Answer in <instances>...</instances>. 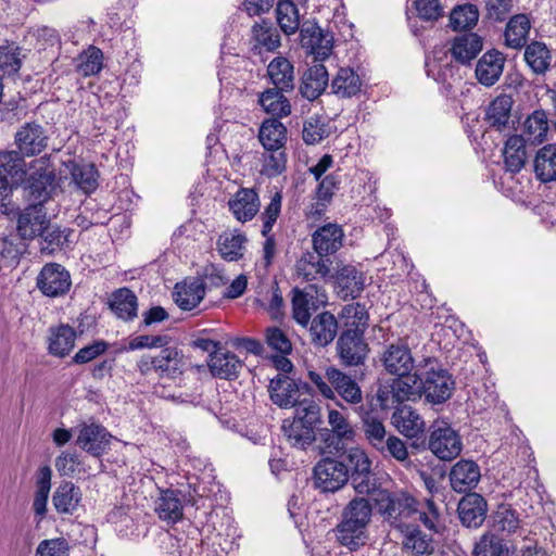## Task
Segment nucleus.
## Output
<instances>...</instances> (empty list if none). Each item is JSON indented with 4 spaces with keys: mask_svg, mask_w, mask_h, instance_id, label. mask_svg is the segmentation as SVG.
Segmentation results:
<instances>
[{
    "mask_svg": "<svg viewBox=\"0 0 556 556\" xmlns=\"http://www.w3.org/2000/svg\"><path fill=\"white\" fill-rule=\"evenodd\" d=\"M535 177L541 182L556 180V144L548 143L540 148L533 160Z\"/></svg>",
    "mask_w": 556,
    "mask_h": 556,
    "instance_id": "43",
    "label": "nucleus"
},
{
    "mask_svg": "<svg viewBox=\"0 0 556 556\" xmlns=\"http://www.w3.org/2000/svg\"><path fill=\"white\" fill-rule=\"evenodd\" d=\"M483 39L475 33L456 36L452 41L450 52L452 58L462 65H470L482 51Z\"/></svg>",
    "mask_w": 556,
    "mask_h": 556,
    "instance_id": "31",
    "label": "nucleus"
},
{
    "mask_svg": "<svg viewBox=\"0 0 556 556\" xmlns=\"http://www.w3.org/2000/svg\"><path fill=\"white\" fill-rule=\"evenodd\" d=\"M343 238V229L338 224L328 223L313 232V249L319 255L328 257L341 249Z\"/></svg>",
    "mask_w": 556,
    "mask_h": 556,
    "instance_id": "26",
    "label": "nucleus"
},
{
    "mask_svg": "<svg viewBox=\"0 0 556 556\" xmlns=\"http://www.w3.org/2000/svg\"><path fill=\"white\" fill-rule=\"evenodd\" d=\"M83 498L79 486L72 481L61 482L52 495V504L54 509L61 515H73Z\"/></svg>",
    "mask_w": 556,
    "mask_h": 556,
    "instance_id": "37",
    "label": "nucleus"
},
{
    "mask_svg": "<svg viewBox=\"0 0 556 556\" xmlns=\"http://www.w3.org/2000/svg\"><path fill=\"white\" fill-rule=\"evenodd\" d=\"M361 429L368 444L376 451L390 433L387 432L383 421L371 412L359 407Z\"/></svg>",
    "mask_w": 556,
    "mask_h": 556,
    "instance_id": "45",
    "label": "nucleus"
},
{
    "mask_svg": "<svg viewBox=\"0 0 556 556\" xmlns=\"http://www.w3.org/2000/svg\"><path fill=\"white\" fill-rule=\"evenodd\" d=\"M336 351L342 365L356 367L365 363L369 346L361 333L341 331L337 340Z\"/></svg>",
    "mask_w": 556,
    "mask_h": 556,
    "instance_id": "11",
    "label": "nucleus"
},
{
    "mask_svg": "<svg viewBox=\"0 0 556 556\" xmlns=\"http://www.w3.org/2000/svg\"><path fill=\"white\" fill-rule=\"evenodd\" d=\"M379 514L394 528L402 529L409 525V518L415 511L417 501L403 491L379 489L372 494Z\"/></svg>",
    "mask_w": 556,
    "mask_h": 556,
    "instance_id": "2",
    "label": "nucleus"
},
{
    "mask_svg": "<svg viewBox=\"0 0 556 556\" xmlns=\"http://www.w3.org/2000/svg\"><path fill=\"white\" fill-rule=\"evenodd\" d=\"M530 21L523 14L513 16L506 25L505 43L513 49L522 48L528 40Z\"/></svg>",
    "mask_w": 556,
    "mask_h": 556,
    "instance_id": "50",
    "label": "nucleus"
},
{
    "mask_svg": "<svg viewBox=\"0 0 556 556\" xmlns=\"http://www.w3.org/2000/svg\"><path fill=\"white\" fill-rule=\"evenodd\" d=\"M514 101L511 97L502 94L496 97L488 106L484 121L491 129L503 132L514 128L510 112Z\"/></svg>",
    "mask_w": 556,
    "mask_h": 556,
    "instance_id": "30",
    "label": "nucleus"
},
{
    "mask_svg": "<svg viewBox=\"0 0 556 556\" xmlns=\"http://www.w3.org/2000/svg\"><path fill=\"white\" fill-rule=\"evenodd\" d=\"M109 305L115 316L124 321H131L138 315V298L128 288L115 290L110 296Z\"/></svg>",
    "mask_w": 556,
    "mask_h": 556,
    "instance_id": "39",
    "label": "nucleus"
},
{
    "mask_svg": "<svg viewBox=\"0 0 556 556\" xmlns=\"http://www.w3.org/2000/svg\"><path fill=\"white\" fill-rule=\"evenodd\" d=\"M367 528L342 518L334 529L336 538L341 545L350 551H356L367 542Z\"/></svg>",
    "mask_w": 556,
    "mask_h": 556,
    "instance_id": "44",
    "label": "nucleus"
},
{
    "mask_svg": "<svg viewBox=\"0 0 556 556\" xmlns=\"http://www.w3.org/2000/svg\"><path fill=\"white\" fill-rule=\"evenodd\" d=\"M339 319L342 323V331L365 334L368 327L369 315L364 304L351 303L342 307L339 313Z\"/></svg>",
    "mask_w": 556,
    "mask_h": 556,
    "instance_id": "42",
    "label": "nucleus"
},
{
    "mask_svg": "<svg viewBox=\"0 0 556 556\" xmlns=\"http://www.w3.org/2000/svg\"><path fill=\"white\" fill-rule=\"evenodd\" d=\"M328 80V72L325 65H313L302 76L300 93L303 98L314 101L325 91Z\"/></svg>",
    "mask_w": 556,
    "mask_h": 556,
    "instance_id": "36",
    "label": "nucleus"
},
{
    "mask_svg": "<svg viewBox=\"0 0 556 556\" xmlns=\"http://www.w3.org/2000/svg\"><path fill=\"white\" fill-rule=\"evenodd\" d=\"M372 516L370 502L365 497H354L349 502L342 513V518L368 527Z\"/></svg>",
    "mask_w": 556,
    "mask_h": 556,
    "instance_id": "60",
    "label": "nucleus"
},
{
    "mask_svg": "<svg viewBox=\"0 0 556 556\" xmlns=\"http://www.w3.org/2000/svg\"><path fill=\"white\" fill-rule=\"evenodd\" d=\"M77 333L65 324L49 328L48 352L50 355L63 358L75 348Z\"/></svg>",
    "mask_w": 556,
    "mask_h": 556,
    "instance_id": "35",
    "label": "nucleus"
},
{
    "mask_svg": "<svg viewBox=\"0 0 556 556\" xmlns=\"http://www.w3.org/2000/svg\"><path fill=\"white\" fill-rule=\"evenodd\" d=\"M334 279L338 295L344 301L358 298L365 287V277L354 265H338Z\"/></svg>",
    "mask_w": 556,
    "mask_h": 556,
    "instance_id": "22",
    "label": "nucleus"
},
{
    "mask_svg": "<svg viewBox=\"0 0 556 556\" xmlns=\"http://www.w3.org/2000/svg\"><path fill=\"white\" fill-rule=\"evenodd\" d=\"M55 169L50 157L45 155L30 163V173L25 180L26 198L43 205L55 190Z\"/></svg>",
    "mask_w": 556,
    "mask_h": 556,
    "instance_id": "4",
    "label": "nucleus"
},
{
    "mask_svg": "<svg viewBox=\"0 0 556 556\" xmlns=\"http://www.w3.org/2000/svg\"><path fill=\"white\" fill-rule=\"evenodd\" d=\"M261 173L267 177H277L286 169L287 156L285 148L264 150Z\"/></svg>",
    "mask_w": 556,
    "mask_h": 556,
    "instance_id": "64",
    "label": "nucleus"
},
{
    "mask_svg": "<svg viewBox=\"0 0 556 556\" xmlns=\"http://www.w3.org/2000/svg\"><path fill=\"white\" fill-rule=\"evenodd\" d=\"M267 76L274 88L292 91L295 86L294 66L282 55L274 58L267 65Z\"/></svg>",
    "mask_w": 556,
    "mask_h": 556,
    "instance_id": "38",
    "label": "nucleus"
},
{
    "mask_svg": "<svg viewBox=\"0 0 556 556\" xmlns=\"http://www.w3.org/2000/svg\"><path fill=\"white\" fill-rule=\"evenodd\" d=\"M198 528L191 527L188 533H167L162 541L163 548L168 556H200L202 554V539Z\"/></svg>",
    "mask_w": 556,
    "mask_h": 556,
    "instance_id": "13",
    "label": "nucleus"
},
{
    "mask_svg": "<svg viewBox=\"0 0 556 556\" xmlns=\"http://www.w3.org/2000/svg\"><path fill=\"white\" fill-rule=\"evenodd\" d=\"M505 61L504 54L498 50L491 49L483 53L475 68L477 80L484 87L495 85L503 74Z\"/></svg>",
    "mask_w": 556,
    "mask_h": 556,
    "instance_id": "21",
    "label": "nucleus"
},
{
    "mask_svg": "<svg viewBox=\"0 0 556 556\" xmlns=\"http://www.w3.org/2000/svg\"><path fill=\"white\" fill-rule=\"evenodd\" d=\"M326 379L331 384L334 394L337 393L343 401L351 405L362 403V389L351 376L331 366L326 369Z\"/></svg>",
    "mask_w": 556,
    "mask_h": 556,
    "instance_id": "23",
    "label": "nucleus"
},
{
    "mask_svg": "<svg viewBox=\"0 0 556 556\" xmlns=\"http://www.w3.org/2000/svg\"><path fill=\"white\" fill-rule=\"evenodd\" d=\"M182 503L176 490H163L155 503V511L162 520L176 522L182 517Z\"/></svg>",
    "mask_w": 556,
    "mask_h": 556,
    "instance_id": "48",
    "label": "nucleus"
},
{
    "mask_svg": "<svg viewBox=\"0 0 556 556\" xmlns=\"http://www.w3.org/2000/svg\"><path fill=\"white\" fill-rule=\"evenodd\" d=\"M479 21V10L475 4L456 5L450 13L448 26L455 30H466L475 27Z\"/></svg>",
    "mask_w": 556,
    "mask_h": 556,
    "instance_id": "53",
    "label": "nucleus"
},
{
    "mask_svg": "<svg viewBox=\"0 0 556 556\" xmlns=\"http://www.w3.org/2000/svg\"><path fill=\"white\" fill-rule=\"evenodd\" d=\"M285 92L288 91L273 87L261 92L258 97L262 109L278 121L291 113V103Z\"/></svg>",
    "mask_w": 556,
    "mask_h": 556,
    "instance_id": "41",
    "label": "nucleus"
},
{
    "mask_svg": "<svg viewBox=\"0 0 556 556\" xmlns=\"http://www.w3.org/2000/svg\"><path fill=\"white\" fill-rule=\"evenodd\" d=\"M72 232L70 228H61L58 225H52L49 220V226L38 236L41 239V252L52 254L56 250L63 249Z\"/></svg>",
    "mask_w": 556,
    "mask_h": 556,
    "instance_id": "54",
    "label": "nucleus"
},
{
    "mask_svg": "<svg viewBox=\"0 0 556 556\" xmlns=\"http://www.w3.org/2000/svg\"><path fill=\"white\" fill-rule=\"evenodd\" d=\"M313 480L315 489L324 493H334L346 484L349 475L340 459L326 457L315 465Z\"/></svg>",
    "mask_w": 556,
    "mask_h": 556,
    "instance_id": "7",
    "label": "nucleus"
},
{
    "mask_svg": "<svg viewBox=\"0 0 556 556\" xmlns=\"http://www.w3.org/2000/svg\"><path fill=\"white\" fill-rule=\"evenodd\" d=\"M301 47L312 54L315 61L327 59L332 49L331 41L317 24L305 23L300 30Z\"/></svg>",
    "mask_w": 556,
    "mask_h": 556,
    "instance_id": "20",
    "label": "nucleus"
},
{
    "mask_svg": "<svg viewBox=\"0 0 556 556\" xmlns=\"http://www.w3.org/2000/svg\"><path fill=\"white\" fill-rule=\"evenodd\" d=\"M258 140L264 150H270L271 148H285L287 128L276 118L265 119L258 130Z\"/></svg>",
    "mask_w": 556,
    "mask_h": 556,
    "instance_id": "49",
    "label": "nucleus"
},
{
    "mask_svg": "<svg viewBox=\"0 0 556 556\" xmlns=\"http://www.w3.org/2000/svg\"><path fill=\"white\" fill-rule=\"evenodd\" d=\"M260 206V197L251 188H240L228 201L229 211L241 223L252 220L258 213Z\"/></svg>",
    "mask_w": 556,
    "mask_h": 556,
    "instance_id": "25",
    "label": "nucleus"
},
{
    "mask_svg": "<svg viewBox=\"0 0 556 556\" xmlns=\"http://www.w3.org/2000/svg\"><path fill=\"white\" fill-rule=\"evenodd\" d=\"M548 131V118L544 110H535L525 122V132L528 140L542 142Z\"/></svg>",
    "mask_w": 556,
    "mask_h": 556,
    "instance_id": "63",
    "label": "nucleus"
},
{
    "mask_svg": "<svg viewBox=\"0 0 556 556\" xmlns=\"http://www.w3.org/2000/svg\"><path fill=\"white\" fill-rule=\"evenodd\" d=\"M251 38L254 41L251 48L254 54H261L262 49L267 52H273L281 45L279 31L274 24L266 18L254 23L251 29Z\"/></svg>",
    "mask_w": 556,
    "mask_h": 556,
    "instance_id": "32",
    "label": "nucleus"
},
{
    "mask_svg": "<svg viewBox=\"0 0 556 556\" xmlns=\"http://www.w3.org/2000/svg\"><path fill=\"white\" fill-rule=\"evenodd\" d=\"M428 448L441 460L456 458L462 450L460 435L451 425L435 420L429 428Z\"/></svg>",
    "mask_w": 556,
    "mask_h": 556,
    "instance_id": "6",
    "label": "nucleus"
},
{
    "mask_svg": "<svg viewBox=\"0 0 556 556\" xmlns=\"http://www.w3.org/2000/svg\"><path fill=\"white\" fill-rule=\"evenodd\" d=\"M111 433L100 424H83L76 439V444L88 454L100 457L110 446Z\"/></svg>",
    "mask_w": 556,
    "mask_h": 556,
    "instance_id": "16",
    "label": "nucleus"
},
{
    "mask_svg": "<svg viewBox=\"0 0 556 556\" xmlns=\"http://www.w3.org/2000/svg\"><path fill=\"white\" fill-rule=\"evenodd\" d=\"M156 358V374L160 377L174 378L180 374L182 355L177 348H165L161 350Z\"/></svg>",
    "mask_w": 556,
    "mask_h": 556,
    "instance_id": "55",
    "label": "nucleus"
},
{
    "mask_svg": "<svg viewBox=\"0 0 556 556\" xmlns=\"http://www.w3.org/2000/svg\"><path fill=\"white\" fill-rule=\"evenodd\" d=\"M306 328H308L311 343L316 348H326L337 337L339 321L332 313L325 311L309 319Z\"/></svg>",
    "mask_w": 556,
    "mask_h": 556,
    "instance_id": "17",
    "label": "nucleus"
},
{
    "mask_svg": "<svg viewBox=\"0 0 556 556\" xmlns=\"http://www.w3.org/2000/svg\"><path fill=\"white\" fill-rule=\"evenodd\" d=\"M71 275L64 266L58 263L46 264L36 279V286L40 292L49 298H58L70 291Z\"/></svg>",
    "mask_w": 556,
    "mask_h": 556,
    "instance_id": "9",
    "label": "nucleus"
},
{
    "mask_svg": "<svg viewBox=\"0 0 556 556\" xmlns=\"http://www.w3.org/2000/svg\"><path fill=\"white\" fill-rule=\"evenodd\" d=\"M331 261L317 252H306L296 262L299 277L305 281L325 280L330 274Z\"/></svg>",
    "mask_w": 556,
    "mask_h": 556,
    "instance_id": "29",
    "label": "nucleus"
},
{
    "mask_svg": "<svg viewBox=\"0 0 556 556\" xmlns=\"http://www.w3.org/2000/svg\"><path fill=\"white\" fill-rule=\"evenodd\" d=\"M393 380L395 400L401 403L405 401H416L424 395L420 365H417L415 372L396 376Z\"/></svg>",
    "mask_w": 556,
    "mask_h": 556,
    "instance_id": "40",
    "label": "nucleus"
},
{
    "mask_svg": "<svg viewBox=\"0 0 556 556\" xmlns=\"http://www.w3.org/2000/svg\"><path fill=\"white\" fill-rule=\"evenodd\" d=\"M528 160L526 139L521 135L509 136L503 149V163L506 172L518 174Z\"/></svg>",
    "mask_w": 556,
    "mask_h": 556,
    "instance_id": "34",
    "label": "nucleus"
},
{
    "mask_svg": "<svg viewBox=\"0 0 556 556\" xmlns=\"http://www.w3.org/2000/svg\"><path fill=\"white\" fill-rule=\"evenodd\" d=\"M15 141L20 153L24 156L39 154L48 146V137L43 128L38 124H26L15 135Z\"/></svg>",
    "mask_w": 556,
    "mask_h": 556,
    "instance_id": "28",
    "label": "nucleus"
},
{
    "mask_svg": "<svg viewBox=\"0 0 556 556\" xmlns=\"http://www.w3.org/2000/svg\"><path fill=\"white\" fill-rule=\"evenodd\" d=\"M25 162L20 152H0V177L13 180H22L25 175Z\"/></svg>",
    "mask_w": 556,
    "mask_h": 556,
    "instance_id": "62",
    "label": "nucleus"
},
{
    "mask_svg": "<svg viewBox=\"0 0 556 556\" xmlns=\"http://www.w3.org/2000/svg\"><path fill=\"white\" fill-rule=\"evenodd\" d=\"M392 422L397 431L408 439H419L425 432L424 419L408 405L395 409Z\"/></svg>",
    "mask_w": 556,
    "mask_h": 556,
    "instance_id": "33",
    "label": "nucleus"
},
{
    "mask_svg": "<svg viewBox=\"0 0 556 556\" xmlns=\"http://www.w3.org/2000/svg\"><path fill=\"white\" fill-rule=\"evenodd\" d=\"M308 384L296 381L285 374H277L269 382V397L274 404L280 408L299 406L302 402L299 400L302 389L308 390Z\"/></svg>",
    "mask_w": 556,
    "mask_h": 556,
    "instance_id": "10",
    "label": "nucleus"
},
{
    "mask_svg": "<svg viewBox=\"0 0 556 556\" xmlns=\"http://www.w3.org/2000/svg\"><path fill=\"white\" fill-rule=\"evenodd\" d=\"M349 481L359 495L374 494L377 491L378 479L371 470V460L367 453L359 447H351L340 456Z\"/></svg>",
    "mask_w": 556,
    "mask_h": 556,
    "instance_id": "3",
    "label": "nucleus"
},
{
    "mask_svg": "<svg viewBox=\"0 0 556 556\" xmlns=\"http://www.w3.org/2000/svg\"><path fill=\"white\" fill-rule=\"evenodd\" d=\"M320 422V406L312 400H303L293 419L283 420L282 431L293 447L305 450L315 441V428Z\"/></svg>",
    "mask_w": 556,
    "mask_h": 556,
    "instance_id": "1",
    "label": "nucleus"
},
{
    "mask_svg": "<svg viewBox=\"0 0 556 556\" xmlns=\"http://www.w3.org/2000/svg\"><path fill=\"white\" fill-rule=\"evenodd\" d=\"M52 470L49 466H42L37 471L36 477V491L33 501V510L41 521L47 513V503L51 490Z\"/></svg>",
    "mask_w": 556,
    "mask_h": 556,
    "instance_id": "46",
    "label": "nucleus"
},
{
    "mask_svg": "<svg viewBox=\"0 0 556 556\" xmlns=\"http://www.w3.org/2000/svg\"><path fill=\"white\" fill-rule=\"evenodd\" d=\"M472 556H509V552L503 539L486 532L476 542Z\"/></svg>",
    "mask_w": 556,
    "mask_h": 556,
    "instance_id": "59",
    "label": "nucleus"
},
{
    "mask_svg": "<svg viewBox=\"0 0 556 556\" xmlns=\"http://www.w3.org/2000/svg\"><path fill=\"white\" fill-rule=\"evenodd\" d=\"M400 530L404 534V547L412 551L415 556H424L431 553V539L422 533L418 527L409 523Z\"/></svg>",
    "mask_w": 556,
    "mask_h": 556,
    "instance_id": "51",
    "label": "nucleus"
},
{
    "mask_svg": "<svg viewBox=\"0 0 556 556\" xmlns=\"http://www.w3.org/2000/svg\"><path fill=\"white\" fill-rule=\"evenodd\" d=\"M247 237L242 233L224 232L217 241L218 252L228 262L238 261L243 256Z\"/></svg>",
    "mask_w": 556,
    "mask_h": 556,
    "instance_id": "52",
    "label": "nucleus"
},
{
    "mask_svg": "<svg viewBox=\"0 0 556 556\" xmlns=\"http://www.w3.org/2000/svg\"><path fill=\"white\" fill-rule=\"evenodd\" d=\"M362 80L358 74L350 67H341L331 81L332 93L339 98H352L361 92Z\"/></svg>",
    "mask_w": 556,
    "mask_h": 556,
    "instance_id": "47",
    "label": "nucleus"
},
{
    "mask_svg": "<svg viewBox=\"0 0 556 556\" xmlns=\"http://www.w3.org/2000/svg\"><path fill=\"white\" fill-rule=\"evenodd\" d=\"M551 52L547 47L539 41L526 47L525 60L535 74H544L551 64Z\"/></svg>",
    "mask_w": 556,
    "mask_h": 556,
    "instance_id": "58",
    "label": "nucleus"
},
{
    "mask_svg": "<svg viewBox=\"0 0 556 556\" xmlns=\"http://www.w3.org/2000/svg\"><path fill=\"white\" fill-rule=\"evenodd\" d=\"M380 361L386 371L393 376L409 374L417 367L410 349L401 341L387 345Z\"/></svg>",
    "mask_w": 556,
    "mask_h": 556,
    "instance_id": "14",
    "label": "nucleus"
},
{
    "mask_svg": "<svg viewBox=\"0 0 556 556\" xmlns=\"http://www.w3.org/2000/svg\"><path fill=\"white\" fill-rule=\"evenodd\" d=\"M378 452L383 458H392L403 465L410 464L409 453L406 443L391 433L388 438L377 446Z\"/></svg>",
    "mask_w": 556,
    "mask_h": 556,
    "instance_id": "61",
    "label": "nucleus"
},
{
    "mask_svg": "<svg viewBox=\"0 0 556 556\" xmlns=\"http://www.w3.org/2000/svg\"><path fill=\"white\" fill-rule=\"evenodd\" d=\"M277 23L287 34H294L300 27V15L296 5L291 0H280L276 8Z\"/></svg>",
    "mask_w": 556,
    "mask_h": 556,
    "instance_id": "56",
    "label": "nucleus"
},
{
    "mask_svg": "<svg viewBox=\"0 0 556 556\" xmlns=\"http://www.w3.org/2000/svg\"><path fill=\"white\" fill-rule=\"evenodd\" d=\"M292 292V316L299 325L307 327L312 311H316L319 304L326 302V292L316 285H308L303 290L295 288Z\"/></svg>",
    "mask_w": 556,
    "mask_h": 556,
    "instance_id": "8",
    "label": "nucleus"
},
{
    "mask_svg": "<svg viewBox=\"0 0 556 556\" xmlns=\"http://www.w3.org/2000/svg\"><path fill=\"white\" fill-rule=\"evenodd\" d=\"M457 513L464 527L477 529L482 526L486 518L488 503L478 493H467L459 501Z\"/></svg>",
    "mask_w": 556,
    "mask_h": 556,
    "instance_id": "18",
    "label": "nucleus"
},
{
    "mask_svg": "<svg viewBox=\"0 0 556 556\" xmlns=\"http://www.w3.org/2000/svg\"><path fill=\"white\" fill-rule=\"evenodd\" d=\"M448 478L455 492L472 493L481 478L480 467L473 460L460 459L451 468Z\"/></svg>",
    "mask_w": 556,
    "mask_h": 556,
    "instance_id": "19",
    "label": "nucleus"
},
{
    "mask_svg": "<svg viewBox=\"0 0 556 556\" xmlns=\"http://www.w3.org/2000/svg\"><path fill=\"white\" fill-rule=\"evenodd\" d=\"M281 203L282 194L280 191H276L270 197V202L265 207L261 216L263 220L262 236L265 237L263 245V260L265 267H268L271 264L276 253V240L274 236L270 235V231L280 215Z\"/></svg>",
    "mask_w": 556,
    "mask_h": 556,
    "instance_id": "15",
    "label": "nucleus"
},
{
    "mask_svg": "<svg viewBox=\"0 0 556 556\" xmlns=\"http://www.w3.org/2000/svg\"><path fill=\"white\" fill-rule=\"evenodd\" d=\"M49 217L41 203H31L17 215L16 230L24 240H34L49 226Z\"/></svg>",
    "mask_w": 556,
    "mask_h": 556,
    "instance_id": "12",
    "label": "nucleus"
},
{
    "mask_svg": "<svg viewBox=\"0 0 556 556\" xmlns=\"http://www.w3.org/2000/svg\"><path fill=\"white\" fill-rule=\"evenodd\" d=\"M103 67V53L96 46H89L77 58L76 71L84 77L97 75Z\"/></svg>",
    "mask_w": 556,
    "mask_h": 556,
    "instance_id": "57",
    "label": "nucleus"
},
{
    "mask_svg": "<svg viewBox=\"0 0 556 556\" xmlns=\"http://www.w3.org/2000/svg\"><path fill=\"white\" fill-rule=\"evenodd\" d=\"M430 358L426 359L425 370L420 368L425 399L432 404L446 402L454 390L452 375Z\"/></svg>",
    "mask_w": 556,
    "mask_h": 556,
    "instance_id": "5",
    "label": "nucleus"
},
{
    "mask_svg": "<svg viewBox=\"0 0 556 556\" xmlns=\"http://www.w3.org/2000/svg\"><path fill=\"white\" fill-rule=\"evenodd\" d=\"M206 285L200 278H187L176 283L173 298L182 311L195 308L205 296Z\"/></svg>",
    "mask_w": 556,
    "mask_h": 556,
    "instance_id": "27",
    "label": "nucleus"
},
{
    "mask_svg": "<svg viewBox=\"0 0 556 556\" xmlns=\"http://www.w3.org/2000/svg\"><path fill=\"white\" fill-rule=\"evenodd\" d=\"M207 366L213 377L232 380L238 378L243 363L235 353L222 348L212 351Z\"/></svg>",
    "mask_w": 556,
    "mask_h": 556,
    "instance_id": "24",
    "label": "nucleus"
}]
</instances>
